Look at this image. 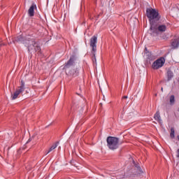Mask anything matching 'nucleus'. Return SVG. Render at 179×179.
<instances>
[{
  "mask_svg": "<svg viewBox=\"0 0 179 179\" xmlns=\"http://www.w3.org/2000/svg\"><path fill=\"white\" fill-rule=\"evenodd\" d=\"M146 15L150 24V29H155L156 22H159L161 17L159 10L154 8H147Z\"/></svg>",
  "mask_w": 179,
  "mask_h": 179,
  "instance_id": "obj_1",
  "label": "nucleus"
},
{
  "mask_svg": "<svg viewBox=\"0 0 179 179\" xmlns=\"http://www.w3.org/2000/svg\"><path fill=\"white\" fill-rule=\"evenodd\" d=\"M73 65H75V57L73 56L70 57L69 60L64 66L66 75L69 76H78L79 75V70L75 68Z\"/></svg>",
  "mask_w": 179,
  "mask_h": 179,
  "instance_id": "obj_2",
  "label": "nucleus"
},
{
  "mask_svg": "<svg viewBox=\"0 0 179 179\" xmlns=\"http://www.w3.org/2000/svg\"><path fill=\"white\" fill-rule=\"evenodd\" d=\"M97 36H94L91 38L90 45L92 48V62L96 65L97 62L96 60V51H97Z\"/></svg>",
  "mask_w": 179,
  "mask_h": 179,
  "instance_id": "obj_3",
  "label": "nucleus"
},
{
  "mask_svg": "<svg viewBox=\"0 0 179 179\" xmlns=\"http://www.w3.org/2000/svg\"><path fill=\"white\" fill-rule=\"evenodd\" d=\"M107 143H108V147L109 149L111 150H115V149H118L119 146V142L120 140L117 137H113V136H109L107 138Z\"/></svg>",
  "mask_w": 179,
  "mask_h": 179,
  "instance_id": "obj_4",
  "label": "nucleus"
},
{
  "mask_svg": "<svg viewBox=\"0 0 179 179\" xmlns=\"http://www.w3.org/2000/svg\"><path fill=\"white\" fill-rule=\"evenodd\" d=\"M29 51H40L41 48L38 46V43L36 42L35 39H30L25 42Z\"/></svg>",
  "mask_w": 179,
  "mask_h": 179,
  "instance_id": "obj_5",
  "label": "nucleus"
},
{
  "mask_svg": "<svg viewBox=\"0 0 179 179\" xmlns=\"http://www.w3.org/2000/svg\"><path fill=\"white\" fill-rule=\"evenodd\" d=\"M24 81L21 80V85L18 87L13 94L11 95V99L16 100V99L19 97V94L24 92Z\"/></svg>",
  "mask_w": 179,
  "mask_h": 179,
  "instance_id": "obj_6",
  "label": "nucleus"
},
{
  "mask_svg": "<svg viewBox=\"0 0 179 179\" xmlns=\"http://www.w3.org/2000/svg\"><path fill=\"white\" fill-rule=\"evenodd\" d=\"M164 62H166V59L164 57H160L153 62L152 67L153 69H159L164 65Z\"/></svg>",
  "mask_w": 179,
  "mask_h": 179,
  "instance_id": "obj_7",
  "label": "nucleus"
},
{
  "mask_svg": "<svg viewBox=\"0 0 179 179\" xmlns=\"http://www.w3.org/2000/svg\"><path fill=\"white\" fill-rule=\"evenodd\" d=\"M150 30H152L153 33H157V31H159V33H164V31L167 30V26L165 24H161L156 28V26L154 24V28L150 29Z\"/></svg>",
  "mask_w": 179,
  "mask_h": 179,
  "instance_id": "obj_8",
  "label": "nucleus"
},
{
  "mask_svg": "<svg viewBox=\"0 0 179 179\" xmlns=\"http://www.w3.org/2000/svg\"><path fill=\"white\" fill-rule=\"evenodd\" d=\"M34 9H37V6L34 3H32V5L28 10V15L31 17H33V16H34Z\"/></svg>",
  "mask_w": 179,
  "mask_h": 179,
  "instance_id": "obj_9",
  "label": "nucleus"
},
{
  "mask_svg": "<svg viewBox=\"0 0 179 179\" xmlns=\"http://www.w3.org/2000/svg\"><path fill=\"white\" fill-rule=\"evenodd\" d=\"M58 143H59V142H57L56 143L53 144L48 150H46L45 152V155H48V153L52 152V150H54L57 148V146H58Z\"/></svg>",
  "mask_w": 179,
  "mask_h": 179,
  "instance_id": "obj_10",
  "label": "nucleus"
},
{
  "mask_svg": "<svg viewBox=\"0 0 179 179\" xmlns=\"http://www.w3.org/2000/svg\"><path fill=\"white\" fill-rule=\"evenodd\" d=\"M171 45L173 48H178L179 46V38H176L172 41Z\"/></svg>",
  "mask_w": 179,
  "mask_h": 179,
  "instance_id": "obj_11",
  "label": "nucleus"
},
{
  "mask_svg": "<svg viewBox=\"0 0 179 179\" xmlns=\"http://www.w3.org/2000/svg\"><path fill=\"white\" fill-rule=\"evenodd\" d=\"M23 40V37L22 36H17L14 40L13 43H19V41H22Z\"/></svg>",
  "mask_w": 179,
  "mask_h": 179,
  "instance_id": "obj_12",
  "label": "nucleus"
},
{
  "mask_svg": "<svg viewBox=\"0 0 179 179\" xmlns=\"http://www.w3.org/2000/svg\"><path fill=\"white\" fill-rule=\"evenodd\" d=\"M175 130H174V127H171V133H170V136L171 138V139H174L175 138V136H174V134H175Z\"/></svg>",
  "mask_w": 179,
  "mask_h": 179,
  "instance_id": "obj_13",
  "label": "nucleus"
},
{
  "mask_svg": "<svg viewBox=\"0 0 179 179\" xmlns=\"http://www.w3.org/2000/svg\"><path fill=\"white\" fill-rule=\"evenodd\" d=\"M175 102H176V98H175L174 95H171L170 96V104L171 106H173V104H174Z\"/></svg>",
  "mask_w": 179,
  "mask_h": 179,
  "instance_id": "obj_14",
  "label": "nucleus"
},
{
  "mask_svg": "<svg viewBox=\"0 0 179 179\" xmlns=\"http://www.w3.org/2000/svg\"><path fill=\"white\" fill-rule=\"evenodd\" d=\"M154 118L156 121H160V113L159 111L155 113Z\"/></svg>",
  "mask_w": 179,
  "mask_h": 179,
  "instance_id": "obj_15",
  "label": "nucleus"
},
{
  "mask_svg": "<svg viewBox=\"0 0 179 179\" xmlns=\"http://www.w3.org/2000/svg\"><path fill=\"white\" fill-rule=\"evenodd\" d=\"M167 76H168V80H170V79L173 78V73L171 72V71H169L167 72Z\"/></svg>",
  "mask_w": 179,
  "mask_h": 179,
  "instance_id": "obj_16",
  "label": "nucleus"
},
{
  "mask_svg": "<svg viewBox=\"0 0 179 179\" xmlns=\"http://www.w3.org/2000/svg\"><path fill=\"white\" fill-rule=\"evenodd\" d=\"M3 45H5V43H0V47H2Z\"/></svg>",
  "mask_w": 179,
  "mask_h": 179,
  "instance_id": "obj_17",
  "label": "nucleus"
},
{
  "mask_svg": "<svg viewBox=\"0 0 179 179\" xmlns=\"http://www.w3.org/2000/svg\"><path fill=\"white\" fill-rule=\"evenodd\" d=\"M123 99H128V96H123Z\"/></svg>",
  "mask_w": 179,
  "mask_h": 179,
  "instance_id": "obj_18",
  "label": "nucleus"
},
{
  "mask_svg": "<svg viewBox=\"0 0 179 179\" xmlns=\"http://www.w3.org/2000/svg\"><path fill=\"white\" fill-rule=\"evenodd\" d=\"M161 91L163 92V87L161 88Z\"/></svg>",
  "mask_w": 179,
  "mask_h": 179,
  "instance_id": "obj_19",
  "label": "nucleus"
},
{
  "mask_svg": "<svg viewBox=\"0 0 179 179\" xmlns=\"http://www.w3.org/2000/svg\"><path fill=\"white\" fill-rule=\"evenodd\" d=\"M30 141H31L30 138L28 140V142H30Z\"/></svg>",
  "mask_w": 179,
  "mask_h": 179,
  "instance_id": "obj_20",
  "label": "nucleus"
},
{
  "mask_svg": "<svg viewBox=\"0 0 179 179\" xmlns=\"http://www.w3.org/2000/svg\"><path fill=\"white\" fill-rule=\"evenodd\" d=\"M178 110H179V109H178Z\"/></svg>",
  "mask_w": 179,
  "mask_h": 179,
  "instance_id": "obj_21",
  "label": "nucleus"
}]
</instances>
